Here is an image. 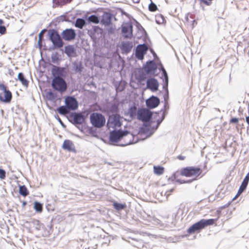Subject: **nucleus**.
<instances>
[{
	"mask_svg": "<svg viewBox=\"0 0 249 249\" xmlns=\"http://www.w3.org/2000/svg\"><path fill=\"white\" fill-rule=\"evenodd\" d=\"M90 121L93 126L97 128H101L105 125L106 119L101 113L94 112L90 115Z\"/></svg>",
	"mask_w": 249,
	"mask_h": 249,
	"instance_id": "20e7f679",
	"label": "nucleus"
},
{
	"mask_svg": "<svg viewBox=\"0 0 249 249\" xmlns=\"http://www.w3.org/2000/svg\"><path fill=\"white\" fill-rule=\"evenodd\" d=\"M65 105L70 110H74L78 107V103L75 98L71 96H67L65 100Z\"/></svg>",
	"mask_w": 249,
	"mask_h": 249,
	"instance_id": "9d476101",
	"label": "nucleus"
},
{
	"mask_svg": "<svg viewBox=\"0 0 249 249\" xmlns=\"http://www.w3.org/2000/svg\"><path fill=\"white\" fill-rule=\"evenodd\" d=\"M146 86L147 89L154 92L158 90L159 84L157 80L150 78L147 80Z\"/></svg>",
	"mask_w": 249,
	"mask_h": 249,
	"instance_id": "4468645a",
	"label": "nucleus"
},
{
	"mask_svg": "<svg viewBox=\"0 0 249 249\" xmlns=\"http://www.w3.org/2000/svg\"><path fill=\"white\" fill-rule=\"evenodd\" d=\"M132 47V43L130 42H124L122 44V50L127 53L131 51Z\"/></svg>",
	"mask_w": 249,
	"mask_h": 249,
	"instance_id": "412c9836",
	"label": "nucleus"
},
{
	"mask_svg": "<svg viewBox=\"0 0 249 249\" xmlns=\"http://www.w3.org/2000/svg\"><path fill=\"white\" fill-rule=\"evenodd\" d=\"M246 121L247 123L249 125V116L246 117Z\"/></svg>",
	"mask_w": 249,
	"mask_h": 249,
	"instance_id": "79ce46f5",
	"label": "nucleus"
},
{
	"mask_svg": "<svg viewBox=\"0 0 249 249\" xmlns=\"http://www.w3.org/2000/svg\"><path fill=\"white\" fill-rule=\"evenodd\" d=\"M50 39L55 48H60L63 45V42L57 32L53 31L50 36Z\"/></svg>",
	"mask_w": 249,
	"mask_h": 249,
	"instance_id": "423d86ee",
	"label": "nucleus"
},
{
	"mask_svg": "<svg viewBox=\"0 0 249 249\" xmlns=\"http://www.w3.org/2000/svg\"><path fill=\"white\" fill-rule=\"evenodd\" d=\"M62 36L64 40L71 41L75 38L76 33L73 29H67L63 31Z\"/></svg>",
	"mask_w": 249,
	"mask_h": 249,
	"instance_id": "f8f14e48",
	"label": "nucleus"
},
{
	"mask_svg": "<svg viewBox=\"0 0 249 249\" xmlns=\"http://www.w3.org/2000/svg\"><path fill=\"white\" fill-rule=\"evenodd\" d=\"M67 1V2H71V0H66Z\"/></svg>",
	"mask_w": 249,
	"mask_h": 249,
	"instance_id": "de8ad7c7",
	"label": "nucleus"
},
{
	"mask_svg": "<svg viewBox=\"0 0 249 249\" xmlns=\"http://www.w3.org/2000/svg\"><path fill=\"white\" fill-rule=\"evenodd\" d=\"M85 24V21L84 19L78 18L76 20L75 26L80 29H82Z\"/></svg>",
	"mask_w": 249,
	"mask_h": 249,
	"instance_id": "a878e982",
	"label": "nucleus"
},
{
	"mask_svg": "<svg viewBox=\"0 0 249 249\" xmlns=\"http://www.w3.org/2000/svg\"><path fill=\"white\" fill-rule=\"evenodd\" d=\"M6 31V29L5 26H0V34L1 35L5 34Z\"/></svg>",
	"mask_w": 249,
	"mask_h": 249,
	"instance_id": "f704fd0d",
	"label": "nucleus"
},
{
	"mask_svg": "<svg viewBox=\"0 0 249 249\" xmlns=\"http://www.w3.org/2000/svg\"><path fill=\"white\" fill-rule=\"evenodd\" d=\"M114 208L117 210H121L126 208L125 204H121L118 202H114L113 204Z\"/></svg>",
	"mask_w": 249,
	"mask_h": 249,
	"instance_id": "c85d7f7f",
	"label": "nucleus"
},
{
	"mask_svg": "<svg viewBox=\"0 0 249 249\" xmlns=\"http://www.w3.org/2000/svg\"><path fill=\"white\" fill-rule=\"evenodd\" d=\"M138 141H135V142H133V141H130L129 142L123 143H122V141H107V143L110 145L124 146L128 145L134 144L136 143Z\"/></svg>",
	"mask_w": 249,
	"mask_h": 249,
	"instance_id": "a211bd4d",
	"label": "nucleus"
},
{
	"mask_svg": "<svg viewBox=\"0 0 249 249\" xmlns=\"http://www.w3.org/2000/svg\"><path fill=\"white\" fill-rule=\"evenodd\" d=\"M153 169L154 174L157 175H162L164 171V168L160 166H154Z\"/></svg>",
	"mask_w": 249,
	"mask_h": 249,
	"instance_id": "b1692460",
	"label": "nucleus"
},
{
	"mask_svg": "<svg viewBox=\"0 0 249 249\" xmlns=\"http://www.w3.org/2000/svg\"><path fill=\"white\" fill-rule=\"evenodd\" d=\"M12 73H14V72L12 71V72L10 73V74L12 75Z\"/></svg>",
	"mask_w": 249,
	"mask_h": 249,
	"instance_id": "3c124183",
	"label": "nucleus"
},
{
	"mask_svg": "<svg viewBox=\"0 0 249 249\" xmlns=\"http://www.w3.org/2000/svg\"><path fill=\"white\" fill-rule=\"evenodd\" d=\"M59 68L58 67H56L55 66L54 67V68L53 69V75H54V73L55 72H57L58 71H59Z\"/></svg>",
	"mask_w": 249,
	"mask_h": 249,
	"instance_id": "ea45409f",
	"label": "nucleus"
},
{
	"mask_svg": "<svg viewBox=\"0 0 249 249\" xmlns=\"http://www.w3.org/2000/svg\"><path fill=\"white\" fill-rule=\"evenodd\" d=\"M62 147L69 152L76 153L75 146L71 141H64Z\"/></svg>",
	"mask_w": 249,
	"mask_h": 249,
	"instance_id": "f3484780",
	"label": "nucleus"
},
{
	"mask_svg": "<svg viewBox=\"0 0 249 249\" xmlns=\"http://www.w3.org/2000/svg\"><path fill=\"white\" fill-rule=\"evenodd\" d=\"M18 78L23 86L26 88L28 87L29 81L25 78L24 74L22 72L18 73Z\"/></svg>",
	"mask_w": 249,
	"mask_h": 249,
	"instance_id": "aec40b11",
	"label": "nucleus"
},
{
	"mask_svg": "<svg viewBox=\"0 0 249 249\" xmlns=\"http://www.w3.org/2000/svg\"><path fill=\"white\" fill-rule=\"evenodd\" d=\"M50 94H51V95H53V93H52V92H50Z\"/></svg>",
	"mask_w": 249,
	"mask_h": 249,
	"instance_id": "864d4df0",
	"label": "nucleus"
},
{
	"mask_svg": "<svg viewBox=\"0 0 249 249\" xmlns=\"http://www.w3.org/2000/svg\"><path fill=\"white\" fill-rule=\"evenodd\" d=\"M19 193L25 197L29 195V191L25 185H22L19 187Z\"/></svg>",
	"mask_w": 249,
	"mask_h": 249,
	"instance_id": "393cba45",
	"label": "nucleus"
},
{
	"mask_svg": "<svg viewBox=\"0 0 249 249\" xmlns=\"http://www.w3.org/2000/svg\"><path fill=\"white\" fill-rule=\"evenodd\" d=\"M156 69V67L153 61H151L147 63V66L145 68V71L147 73H149L154 71Z\"/></svg>",
	"mask_w": 249,
	"mask_h": 249,
	"instance_id": "4be33fe9",
	"label": "nucleus"
},
{
	"mask_svg": "<svg viewBox=\"0 0 249 249\" xmlns=\"http://www.w3.org/2000/svg\"><path fill=\"white\" fill-rule=\"evenodd\" d=\"M134 3H138L140 2V0H132Z\"/></svg>",
	"mask_w": 249,
	"mask_h": 249,
	"instance_id": "c03bdc74",
	"label": "nucleus"
},
{
	"mask_svg": "<svg viewBox=\"0 0 249 249\" xmlns=\"http://www.w3.org/2000/svg\"><path fill=\"white\" fill-rule=\"evenodd\" d=\"M164 19L161 15L156 17V21L158 23H161L163 22Z\"/></svg>",
	"mask_w": 249,
	"mask_h": 249,
	"instance_id": "72a5a7b5",
	"label": "nucleus"
},
{
	"mask_svg": "<svg viewBox=\"0 0 249 249\" xmlns=\"http://www.w3.org/2000/svg\"><path fill=\"white\" fill-rule=\"evenodd\" d=\"M176 159L180 160H183L186 159V157L182 155H178Z\"/></svg>",
	"mask_w": 249,
	"mask_h": 249,
	"instance_id": "58836bf2",
	"label": "nucleus"
},
{
	"mask_svg": "<svg viewBox=\"0 0 249 249\" xmlns=\"http://www.w3.org/2000/svg\"><path fill=\"white\" fill-rule=\"evenodd\" d=\"M57 111L61 115H66L69 112L70 110L66 106L60 107L59 108H58Z\"/></svg>",
	"mask_w": 249,
	"mask_h": 249,
	"instance_id": "cd10ccee",
	"label": "nucleus"
},
{
	"mask_svg": "<svg viewBox=\"0 0 249 249\" xmlns=\"http://www.w3.org/2000/svg\"><path fill=\"white\" fill-rule=\"evenodd\" d=\"M226 213H229L230 214V215H231V211H230L229 210H227L226 211Z\"/></svg>",
	"mask_w": 249,
	"mask_h": 249,
	"instance_id": "37998d69",
	"label": "nucleus"
},
{
	"mask_svg": "<svg viewBox=\"0 0 249 249\" xmlns=\"http://www.w3.org/2000/svg\"><path fill=\"white\" fill-rule=\"evenodd\" d=\"M4 23L3 20L2 19H0V25Z\"/></svg>",
	"mask_w": 249,
	"mask_h": 249,
	"instance_id": "49530a36",
	"label": "nucleus"
},
{
	"mask_svg": "<svg viewBox=\"0 0 249 249\" xmlns=\"http://www.w3.org/2000/svg\"><path fill=\"white\" fill-rule=\"evenodd\" d=\"M218 218L219 216L216 219H209L207 220L202 219L192 225L187 230V232L188 234H191L196 231H199L206 226L212 225L218 220Z\"/></svg>",
	"mask_w": 249,
	"mask_h": 249,
	"instance_id": "f03ea898",
	"label": "nucleus"
},
{
	"mask_svg": "<svg viewBox=\"0 0 249 249\" xmlns=\"http://www.w3.org/2000/svg\"><path fill=\"white\" fill-rule=\"evenodd\" d=\"M112 16L110 13L104 12L101 17L100 22L105 26H109L111 24Z\"/></svg>",
	"mask_w": 249,
	"mask_h": 249,
	"instance_id": "2eb2a0df",
	"label": "nucleus"
},
{
	"mask_svg": "<svg viewBox=\"0 0 249 249\" xmlns=\"http://www.w3.org/2000/svg\"><path fill=\"white\" fill-rule=\"evenodd\" d=\"M121 125L120 121V116L117 114L110 115L107 123V126L108 128H114L116 127H119Z\"/></svg>",
	"mask_w": 249,
	"mask_h": 249,
	"instance_id": "0eeeda50",
	"label": "nucleus"
},
{
	"mask_svg": "<svg viewBox=\"0 0 249 249\" xmlns=\"http://www.w3.org/2000/svg\"><path fill=\"white\" fill-rule=\"evenodd\" d=\"M12 73H14V72L12 71V72L10 73V74L12 75Z\"/></svg>",
	"mask_w": 249,
	"mask_h": 249,
	"instance_id": "603ef678",
	"label": "nucleus"
},
{
	"mask_svg": "<svg viewBox=\"0 0 249 249\" xmlns=\"http://www.w3.org/2000/svg\"><path fill=\"white\" fill-rule=\"evenodd\" d=\"M34 209L36 210V211L39 213H41L43 210V207L42 205L39 202L36 201L34 203Z\"/></svg>",
	"mask_w": 249,
	"mask_h": 249,
	"instance_id": "c756f323",
	"label": "nucleus"
},
{
	"mask_svg": "<svg viewBox=\"0 0 249 249\" xmlns=\"http://www.w3.org/2000/svg\"><path fill=\"white\" fill-rule=\"evenodd\" d=\"M174 191V189L171 190V192H173Z\"/></svg>",
	"mask_w": 249,
	"mask_h": 249,
	"instance_id": "09e8293b",
	"label": "nucleus"
},
{
	"mask_svg": "<svg viewBox=\"0 0 249 249\" xmlns=\"http://www.w3.org/2000/svg\"><path fill=\"white\" fill-rule=\"evenodd\" d=\"M0 101L4 103H10L12 98L11 92L7 89V87L4 84H0Z\"/></svg>",
	"mask_w": 249,
	"mask_h": 249,
	"instance_id": "39448f33",
	"label": "nucleus"
},
{
	"mask_svg": "<svg viewBox=\"0 0 249 249\" xmlns=\"http://www.w3.org/2000/svg\"><path fill=\"white\" fill-rule=\"evenodd\" d=\"M160 103V99L156 96H152L146 100L147 107L149 108H154L158 107Z\"/></svg>",
	"mask_w": 249,
	"mask_h": 249,
	"instance_id": "dca6fc26",
	"label": "nucleus"
},
{
	"mask_svg": "<svg viewBox=\"0 0 249 249\" xmlns=\"http://www.w3.org/2000/svg\"><path fill=\"white\" fill-rule=\"evenodd\" d=\"M248 184V182H247L246 181H245L244 180L243 181V182L238 191V192H237L235 198H234L233 199H235L239 196H240V194L241 193H242V192H243V191L246 189Z\"/></svg>",
	"mask_w": 249,
	"mask_h": 249,
	"instance_id": "5701e85b",
	"label": "nucleus"
},
{
	"mask_svg": "<svg viewBox=\"0 0 249 249\" xmlns=\"http://www.w3.org/2000/svg\"><path fill=\"white\" fill-rule=\"evenodd\" d=\"M52 86L54 90L60 93L65 92L67 89L66 81L59 76H54L52 81Z\"/></svg>",
	"mask_w": 249,
	"mask_h": 249,
	"instance_id": "7ed1b4c3",
	"label": "nucleus"
},
{
	"mask_svg": "<svg viewBox=\"0 0 249 249\" xmlns=\"http://www.w3.org/2000/svg\"><path fill=\"white\" fill-rule=\"evenodd\" d=\"M202 173V170L198 167L188 166L176 171L173 175V178L177 182L181 184L186 183L189 181L180 179V176L192 178L193 180H196L201 177L200 175Z\"/></svg>",
	"mask_w": 249,
	"mask_h": 249,
	"instance_id": "f257e3e1",
	"label": "nucleus"
},
{
	"mask_svg": "<svg viewBox=\"0 0 249 249\" xmlns=\"http://www.w3.org/2000/svg\"><path fill=\"white\" fill-rule=\"evenodd\" d=\"M66 53L68 54H70L74 52V49L72 46H69L66 47L65 49Z\"/></svg>",
	"mask_w": 249,
	"mask_h": 249,
	"instance_id": "2f4dec72",
	"label": "nucleus"
},
{
	"mask_svg": "<svg viewBox=\"0 0 249 249\" xmlns=\"http://www.w3.org/2000/svg\"><path fill=\"white\" fill-rule=\"evenodd\" d=\"M238 122L239 119L236 118H232L230 121V123L231 124H238Z\"/></svg>",
	"mask_w": 249,
	"mask_h": 249,
	"instance_id": "c9c22d12",
	"label": "nucleus"
},
{
	"mask_svg": "<svg viewBox=\"0 0 249 249\" xmlns=\"http://www.w3.org/2000/svg\"><path fill=\"white\" fill-rule=\"evenodd\" d=\"M27 204V202L26 201L22 202V206L25 207Z\"/></svg>",
	"mask_w": 249,
	"mask_h": 249,
	"instance_id": "a18cd8bd",
	"label": "nucleus"
},
{
	"mask_svg": "<svg viewBox=\"0 0 249 249\" xmlns=\"http://www.w3.org/2000/svg\"><path fill=\"white\" fill-rule=\"evenodd\" d=\"M151 116V112L147 109H141L138 112V118L143 122L149 121Z\"/></svg>",
	"mask_w": 249,
	"mask_h": 249,
	"instance_id": "6e6552de",
	"label": "nucleus"
},
{
	"mask_svg": "<svg viewBox=\"0 0 249 249\" xmlns=\"http://www.w3.org/2000/svg\"><path fill=\"white\" fill-rule=\"evenodd\" d=\"M162 71H163V73L164 74V78H165L166 81L167 82L168 81L167 73L165 70L164 68H162Z\"/></svg>",
	"mask_w": 249,
	"mask_h": 249,
	"instance_id": "4c0bfd02",
	"label": "nucleus"
},
{
	"mask_svg": "<svg viewBox=\"0 0 249 249\" xmlns=\"http://www.w3.org/2000/svg\"><path fill=\"white\" fill-rule=\"evenodd\" d=\"M128 134V132L127 131L113 130L110 134V140H118L122 138L124 136H126Z\"/></svg>",
	"mask_w": 249,
	"mask_h": 249,
	"instance_id": "ddd939ff",
	"label": "nucleus"
},
{
	"mask_svg": "<svg viewBox=\"0 0 249 249\" xmlns=\"http://www.w3.org/2000/svg\"><path fill=\"white\" fill-rule=\"evenodd\" d=\"M244 181H246L247 182L249 183V172L247 174L245 178H244Z\"/></svg>",
	"mask_w": 249,
	"mask_h": 249,
	"instance_id": "a19ab883",
	"label": "nucleus"
},
{
	"mask_svg": "<svg viewBox=\"0 0 249 249\" xmlns=\"http://www.w3.org/2000/svg\"><path fill=\"white\" fill-rule=\"evenodd\" d=\"M122 30L125 38H131L132 36L133 26L131 23H126L124 24Z\"/></svg>",
	"mask_w": 249,
	"mask_h": 249,
	"instance_id": "9b49d317",
	"label": "nucleus"
},
{
	"mask_svg": "<svg viewBox=\"0 0 249 249\" xmlns=\"http://www.w3.org/2000/svg\"><path fill=\"white\" fill-rule=\"evenodd\" d=\"M151 0V3L149 4L148 10L151 12H155L158 10L157 5Z\"/></svg>",
	"mask_w": 249,
	"mask_h": 249,
	"instance_id": "7c9ffc66",
	"label": "nucleus"
},
{
	"mask_svg": "<svg viewBox=\"0 0 249 249\" xmlns=\"http://www.w3.org/2000/svg\"><path fill=\"white\" fill-rule=\"evenodd\" d=\"M45 31V30H42L41 31V32L39 34V42L41 41L42 38L43 37V33Z\"/></svg>",
	"mask_w": 249,
	"mask_h": 249,
	"instance_id": "e433bc0d",
	"label": "nucleus"
},
{
	"mask_svg": "<svg viewBox=\"0 0 249 249\" xmlns=\"http://www.w3.org/2000/svg\"><path fill=\"white\" fill-rule=\"evenodd\" d=\"M74 122L78 124H82L84 120L83 116L78 113H74L72 115Z\"/></svg>",
	"mask_w": 249,
	"mask_h": 249,
	"instance_id": "6ab92c4d",
	"label": "nucleus"
},
{
	"mask_svg": "<svg viewBox=\"0 0 249 249\" xmlns=\"http://www.w3.org/2000/svg\"><path fill=\"white\" fill-rule=\"evenodd\" d=\"M12 73H14V72L12 71V72L10 73V74L12 75Z\"/></svg>",
	"mask_w": 249,
	"mask_h": 249,
	"instance_id": "8fccbe9b",
	"label": "nucleus"
},
{
	"mask_svg": "<svg viewBox=\"0 0 249 249\" xmlns=\"http://www.w3.org/2000/svg\"><path fill=\"white\" fill-rule=\"evenodd\" d=\"M88 20L89 22H92L95 24H98L100 22V19L98 17L94 15L89 17Z\"/></svg>",
	"mask_w": 249,
	"mask_h": 249,
	"instance_id": "bb28decb",
	"label": "nucleus"
},
{
	"mask_svg": "<svg viewBox=\"0 0 249 249\" xmlns=\"http://www.w3.org/2000/svg\"><path fill=\"white\" fill-rule=\"evenodd\" d=\"M6 177V172L3 170L0 169V179H4Z\"/></svg>",
	"mask_w": 249,
	"mask_h": 249,
	"instance_id": "473e14b6",
	"label": "nucleus"
},
{
	"mask_svg": "<svg viewBox=\"0 0 249 249\" xmlns=\"http://www.w3.org/2000/svg\"><path fill=\"white\" fill-rule=\"evenodd\" d=\"M148 50V47L145 44L139 45L136 49V57L140 60H142L144 58V55L146 53Z\"/></svg>",
	"mask_w": 249,
	"mask_h": 249,
	"instance_id": "1a4fd4ad",
	"label": "nucleus"
}]
</instances>
